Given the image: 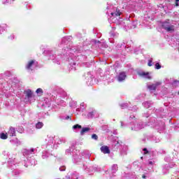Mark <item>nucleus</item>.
Wrapping results in <instances>:
<instances>
[{"label":"nucleus","mask_w":179,"mask_h":179,"mask_svg":"<svg viewBox=\"0 0 179 179\" xmlns=\"http://www.w3.org/2000/svg\"><path fill=\"white\" fill-rule=\"evenodd\" d=\"M162 27L164 30L168 33H174L176 30V26L169 20H167L162 23Z\"/></svg>","instance_id":"f257e3e1"},{"label":"nucleus","mask_w":179,"mask_h":179,"mask_svg":"<svg viewBox=\"0 0 179 179\" xmlns=\"http://www.w3.org/2000/svg\"><path fill=\"white\" fill-rule=\"evenodd\" d=\"M24 100L26 103H33L36 101V95L34 94V92L31 91V90H26L24 92Z\"/></svg>","instance_id":"f03ea898"},{"label":"nucleus","mask_w":179,"mask_h":179,"mask_svg":"<svg viewBox=\"0 0 179 179\" xmlns=\"http://www.w3.org/2000/svg\"><path fill=\"white\" fill-rule=\"evenodd\" d=\"M143 127H145V124H143V122H138L136 120L131 124V131H139V130L142 129V128H143Z\"/></svg>","instance_id":"7ed1b4c3"},{"label":"nucleus","mask_w":179,"mask_h":179,"mask_svg":"<svg viewBox=\"0 0 179 179\" xmlns=\"http://www.w3.org/2000/svg\"><path fill=\"white\" fill-rule=\"evenodd\" d=\"M137 75H138L140 78H143V79H148V80H152V73L150 72L140 71L137 72Z\"/></svg>","instance_id":"20e7f679"},{"label":"nucleus","mask_w":179,"mask_h":179,"mask_svg":"<svg viewBox=\"0 0 179 179\" xmlns=\"http://www.w3.org/2000/svg\"><path fill=\"white\" fill-rule=\"evenodd\" d=\"M36 68V61L35 60H30L28 62L26 69L27 71H33Z\"/></svg>","instance_id":"39448f33"},{"label":"nucleus","mask_w":179,"mask_h":179,"mask_svg":"<svg viewBox=\"0 0 179 179\" xmlns=\"http://www.w3.org/2000/svg\"><path fill=\"white\" fill-rule=\"evenodd\" d=\"M126 78H127V74L125 73V72H121L119 73L117 76V80L118 82H124Z\"/></svg>","instance_id":"423d86ee"},{"label":"nucleus","mask_w":179,"mask_h":179,"mask_svg":"<svg viewBox=\"0 0 179 179\" xmlns=\"http://www.w3.org/2000/svg\"><path fill=\"white\" fill-rule=\"evenodd\" d=\"M160 85H162V82L158 81L155 83V84L148 85V87L150 90H156V89H157V86H160Z\"/></svg>","instance_id":"0eeeda50"},{"label":"nucleus","mask_w":179,"mask_h":179,"mask_svg":"<svg viewBox=\"0 0 179 179\" xmlns=\"http://www.w3.org/2000/svg\"><path fill=\"white\" fill-rule=\"evenodd\" d=\"M101 152L104 155H108L110 154V148L107 145H103L101 147Z\"/></svg>","instance_id":"6e6552de"},{"label":"nucleus","mask_w":179,"mask_h":179,"mask_svg":"<svg viewBox=\"0 0 179 179\" xmlns=\"http://www.w3.org/2000/svg\"><path fill=\"white\" fill-rule=\"evenodd\" d=\"M8 134L10 136H16V129L13 127H10Z\"/></svg>","instance_id":"1a4fd4ad"},{"label":"nucleus","mask_w":179,"mask_h":179,"mask_svg":"<svg viewBox=\"0 0 179 179\" xmlns=\"http://www.w3.org/2000/svg\"><path fill=\"white\" fill-rule=\"evenodd\" d=\"M43 127H44V123L41 122H38V123L36 124V129H41Z\"/></svg>","instance_id":"9d476101"},{"label":"nucleus","mask_w":179,"mask_h":179,"mask_svg":"<svg viewBox=\"0 0 179 179\" xmlns=\"http://www.w3.org/2000/svg\"><path fill=\"white\" fill-rule=\"evenodd\" d=\"M89 131H90L89 127H84L80 131V135H85V134H86V132H89Z\"/></svg>","instance_id":"9b49d317"},{"label":"nucleus","mask_w":179,"mask_h":179,"mask_svg":"<svg viewBox=\"0 0 179 179\" xmlns=\"http://www.w3.org/2000/svg\"><path fill=\"white\" fill-rule=\"evenodd\" d=\"M34 152V148H31L29 150H27L25 151V155H27V156L30 155H33V152Z\"/></svg>","instance_id":"f8f14e48"},{"label":"nucleus","mask_w":179,"mask_h":179,"mask_svg":"<svg viewBox=\"0 0 179 179\" xmlns=\"http://www.w3.org/2000/svg\"><path fill=\"white\" fill-rule=\"evenodd\" d=\"M10 142L11 143H14V145H20V141L17 138L10 140Z\"/></svg>","instance_id":"ddd939ff"},{"label":"nucleus","mask_w":179,"mask_h":179,"mask_svg":"<svg viewBox=\"0 0 179 179\" xmlns=\"http://www.w3.org/2000/svg\"><path fill=\"white\" fill-rule=\"evenodd\" d=\"M0 138H1V139H8V134L1 133Z\"/></svg>","instance_id":"4468645a"},{"label":"nucleus","mask_w":179,"mask_h":179,"mask_svg":"<svg viewBox=\"0 0 179 179\" xmlns=\"http://www.w3.org/2000/svg\"><path fill=\"white\" fill-rule=\"evenodd\" d=\"M121 12H120V10H117L115 13H111L112 16H120Z\"/></svg>","instance_id":"2eb2a0df"},{"label":"nucleus","mask_w":179,"mask_h":179,"mask_svg":"<svg viewBox=\"0 0 179 179\" xmlns=\"http://www.w3.org/2000/svg\"><path fill=\"white\" fill-rule=\"evenodd\" d=\"M24 131V129H23V127L20 126L18 127L17 129V132H19L20 134H23Z\"/></svg>","instance_id":"dca6fc26"},{"label":"nucleus","mask_w":179,"mask_h":179,"mask_svg":"<svg viewBox=\"0 0 179 179\" xmlns=\"http://www.w3.org/2000/svg\"><path fill=\"white\" fill-rule=\"evenodd\" d=\"M117 170H118V166H117V164H114L113 166H112V171H113V173H115Z\"/></svg>","instance_id":"f3484780"},{"label":"nucleus","mask_w":179,"mask_h":179,"mask_svg":"<svg viewBox=\"0 0 179 179\" xmlns=\"http://www.w3.org/2000/svg\"><path fill=\"white\" fill-rule=\"evenodd\" d=\"M36 93L37 94H43V89L38 88L36 90Z\"/></svg>","instance_id":"a211bd4d"},{"label":"nucleus","mask_w":179,"mask_h":179,"mask_svg":"<svg viewBox=\"0 0 179 179\" xmlns=\"http://www.w3.org/2000/svg\"><path fill=\"white\" fill-rule=\"evenodd\" d=\"M82 128V126H80V124H76L73 127V129H80Z\"/></svg>","instance_id":"6ab92c4d"},{"label":"nucleus","mask_w":179,"mask_h":179,"mask_svg":"<svg viewBox=\"0 0 179 179\" xmlns=\"http://www.w3.org/2000/svg\"><path fill=\"white\" fill-rule=\"evenodd\" d=\"M143 106L145 108H149L150 107V105H149V102H145L143 103Z\"/></svg>","instance_id":"aec40b11"},{"label":"nucleus","mask_w":179,"mask_h":179,"mask_svg":"<svg viewBox=\"0 0 179 179\" xmlns=\"http://www.w3.org/2000/svg\"><path fill=\"white\" fill-rule=\"evenodd\" d=\"M160 68H162V66H160V64L156 63L155 64V69H160Z\"/></svg>","instance_id":"412c9836"},{"label":"nucleus","mask_w":179,"mask_h":179,"mask_svg":"<svg viewBox=\"0 0 179 179\" xmlns=\"http://www.w3.org/2000/svg\"><path fill=\"white\" fill-rule=\"evenodd\" d=\"M148 65V66H152V65H153V62H152V60H149Z\"/></svg>","instance_id":"4be33fe9"},{"label":"nucleus","mask_w":179,"mask_h":179,"mask_svg":"<svg viewBox=\"0 0 179 179\" xmlns=\"http://www.w3.org/2000/svg\"><path fill=\"white\" fill-rule=\"evenodd\" d=\"M92 138L96 140V139H97V135H96V134H92Z\"/></svg>","instance_id":"5701e85b"},{"label":"nucleus","mask_w":179,"mask_h":179,"mask_svg":"<svg viewBox=\"0 0 179 179\" xmlns=\"http://www.w3.org/2000/svg\"><path fill=\"white\" fill-rule=\"evenodd\" d=\"M60 171H65V166H62L59 168Z\"/></svg>","instance_id":"b1692460"},{"label":"nucleus","mask_w":179,"mask_h":179,"mask_svg":"<svg viewBox=\"0 0 179 179\" xmlns=\"http://www.w3.org/2000/svg\"><path fill=\"white\" fill-rule=\"evenodd\" d=\"M176 6H179V0H176Z\"/></svg>","instance_id":"393cba45"},{"label":"nucleus","mask_w":179,"mask_h":179,"mask_svg":"<svg viewBox=\"0 0 179 179\" xmlns=\"http://www.w3.org/2000/svg\"><path fill=\"white\" fill-rule=\"evenodd\" d=\"M143 151H144L145 155H146V153H148V150L146 148H144Z\"/></svg>","instance_id":"a878e982"},{"label":"nucleus","mask_w":179,"mask_h":179,"mask_svg":"<svg viewBox=\"0 0 179 179\" xmlns=\"http://www.w3.org/2000/svg\"><path fill=\"white\" fill-rule=\"evenodd\" d=\"M149 164L150 165V166H153V162H152V161H149Z\"/></svg>","instance_id":"bb28decb"},{"label":"nucleus","mask_w":179,"mask_h":179,"mask_svg":"<svg viewBox=\"0 0 179 179\" xmlns=\"http://www.w3.org/2000/svg\"><path fill=\"white\" fill-rule=\"evenodd\" d=\"M134 118H135V116H130L131 120H134Z\"/></svg>","instance_id":"cd10ccee"},{"label":"nucleus","mask_w":179,"mask_h":179,"mask_svg":"<svg viewBox=\"0 0 179 179\" xmlns=\"http://www.w3.org/2000/svg\"><path fill=\"white\" fill-rule=\"evenodd\" d=\"M93 114V113H90V114H88V117H92V115Z\"/></svg>","instance_id":"c85d7f7f"},{"label":"nucleus","mask_w":179,"mask_h":179,"mask_svg":"<svg viewBox=\"0 0 179 179\" xmlns=\"http://www.w3.org/2000/svg\"><path fill=\"white\" fill-rule=\"evenodd\" d=\"M69 152H71V150H70V149L66 150V152H67V153H69Z\"/></svg>","instance_id":"c756f323"},{"label":"nucleus","mask_w":179,"mask_h":179,"mask_svg":"<svg viewBox=\"0 0 179 179\" xmlns=\"http://www.w3.org/2000/svg\"><path fill=\"white\" fill-rule=\"evenodd\" d=\"M121 127H124V123L122 122H121Z\"/></svg>","instance_id":"7c9ffc66"},{"label":"nucleus","mask_w":179,"mask_h":179,"mask_svg":"<svg viewBox=\"0 0 179 179\" xmlns=\"http://www.w3.org/2000/svg\"><path fill=\"white\" fill-rule=\"evenodd\" d=\"M69 116H67V117H66V120H69Z\"/></svg>","instance_id":"2f4dec72"},{"label":"nucleus","mask_w":179,"mask_h":179,"mask_svg":"<svg viewBox=\"0 0 179 179\" xmlns=\"http://www.w3.org/2000/svg\"><path fill=\"white\" fill-rule=\"evenodd\" d=\"M13 38H15V36H13Z\"/></svg>","instance_id":"473e14b6"},{"label":"nucleus","mask_w":179,"mask_h":179,"mask_svg":"<svg viewBox=\"0 0 179 179\" xmlns=\"http://www.w3.org/2000/svg\"><path fill=\"white\" fill-rule=\"evenodd\" d=\"M143 178H145V176H143Z\"/></svg>","instance_id":"72a5a7b5"},{"label":"nucleus","mask_w":179,"mask_h":179,"mask_svg":"<svg viewBox=\"0 0 179 179\" xmlns=\"http://www.w3.org/2000/svg\"><path fill=\"white\" fill-rule=\"evenodd\" d=\"M12 1H15V0H12Z\"/></svg>","instance_id":"f704fd0d"}]
</instances>
